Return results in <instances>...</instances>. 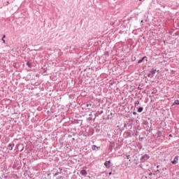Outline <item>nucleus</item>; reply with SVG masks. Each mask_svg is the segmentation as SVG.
<instances>
[{
    "label": "nucleus",
    "mask_w": 179,
    "mask_h": 179,
    "mask_svg": "<svg viewBox=\"0 0 179 179\" xmlns=\"http://www.w3.org/2000/svg\"><path fill=\"white\" fill-rule=\"evenodd\" d=\"M111 174H112V173H111V172H110V173H109V176H111Z\"/></svg>",
    "instance_id": "nucleus-18"
},
{
    "label": "nucleus",
    "mask_w": 179,
    "mask_h": 179,
    "mask_svg": "<svg viewBox=\"0 0 179 179\" xmlns=\"http://www.w3.org/2000/svg\"><path fill=\"white\" fill-rule=\"evenodd\" d=\"M149 176H152V173H149Z\"/></svg>",
    "instance_id": "nucleus-17"
},
{
    "label": "nucleus",
    "mask_w": 179,
    "mask_h": 179,
    "mask_svg": "<svg viewBox=\"0 0 179 179\" xmlns=\"http://www.w3.org/2000/svg\"><path fill=\"white\" fill-rule=\"evenodd\" d=\"M5 37H6V36L3 35L2 38H5Z\"/></svg>",
    "instance_id": "nucleus-14"
},
{
    "label": "nucleus",
    "mask_w": 179,
    "mask_h": 179,
    "mask_svg": "<svg viewBox=\"0 0 179 179\" xmlns=\"http://www.w3.org/2000/svg\"><path fill=\"white\" fill-rule=\"evenodd\" d=\"M127 159H129V155H127Z\"/></svg>",
    "instance_id": "nucleus-15"
},
{
    "label": "nucleus",
    "mask_w": 179,
    "mask_h": 179,
    "mask_svg": "<svg viewBox=\"0 0 179 179\" xmlns=\"http://www.w3.org/2000/svg\"><path fill=\"white\" fill-rule=\"evenodd\" d=\"M144 59H146V61H148V57L146 56L143 57L142 59L138 60V63L141 64V63L143 62Z\"/></svg>",
    "instance_id": "nucleus-4"
},
{
    "label": "nucleus",
    "mask_w": 179,
    "mask_h": 179,
    "mask_svg": "<svg viewBox=\"0 0 179 179\" xmlns=\"http://www.w3.org/2000/svg\"><path fill=\"white\" fill-rule=\"evenodd\" d=\"M150 157L148 155H144L143 157H141V162H142V163H145L146 162V160H149V158Z\"/></svg>",
    "instance_id": "nucleus-1"
},
{
    "label": "nucleus",
    "mask_w": 179,
    "mask_h": 179,
    "mask_svg": "<svg viewBox=\"0 0 179 179\" xmlns=\"http://www.w3.org/2000/svg\"><path fill=\"white\" fill-rule=\"evenodd\" d=\"M8 148L10 150H12V149H13V146L12 145V144H9Z\"/></svg>",
    "instance_id": "nucleus-8"
},
{
    "label": "nucleus",
    "mask_w": 179,
    "mask_h": 179,
    "mask_svg": "<svg viewBox=\"0 0 179 179\" xmlns=\"http://www.w3.org/2000/svg\"><path fill=\"white\" fill-rule=\"evenodd\" d=\"M2 41H3V43H5V39L4 38H2Z\"/></svg>",
    "instance_id": "nucleus-11"
},
{
    "label": "nucleus",
    "mask_w": 179,
    "mask_h": 179,
    "mask_svg": "<svg viewBox=\"0 0 179 179\" xmlns=\"http://www.w3.org/2000/svg\"><path fill=\"white\" fill-rule=\"evenodd\" d=\"M133 114L135 115V114H136V112H134Z\"/></svg>",
    "instance_id": "nucleus-16"
},
{
    "label": "nucleus",
    "mask_w": 179,
    "mask_h": 179,
    "mask_svg": "<svg viewBox=\"0 0 179 179\" xmlns=\"http://www.w3.org/2000/svg\"><path fill=\"white\" fill-rule=\"evenodd\" d=\"M27 65H28V66H30L31 65V63H30L29 62H28L27 63Z\"/></svg>",
    "instance_id": "nucleus-10"
},
{
    "label": "nucleus",
    "mask_w": 179,
    "mask_h": 179,
    "mask_svg": "<svg viewBox=\"0 0 179 179\" xmlns=\"http://www.w3.org/2000/svg\"><path fill=\"white\" fill-rule=\"evenodd\" d=\"M169 136H170L171 138H173V135H171V134H169Z\"/></svg>",
    "instance_id": "nucleus-13"
},
{
    "label": "nucleus",
    "mask_w": 179,
    "mask_h": 179,
    "mask_svg": "<svg viewBox=\"0 0 179 179\" xmlns=\"http://www.w3.org/2000/svg\"><path fill=\"white\" fill-rule=\"evenodd\" d=\"M92 149V150H98V149H100V147H98L96 145H93Z\"/></svg>",
    "instance_id": "nucleus-5"
},
{
    "label": "nucleus",
    "mask_w": 179,
    "mask_h": 179,
    "mask_svg": "<svg viewBox=\"0 0 179 179\" xmlns=\"http://www.w3.org/2000/svg\"><path fill=\"white\" fill-rule=\"evenodd\" d=\"M80 174H81L82 176H86L87 174V172L86 171V170H82V171H80Z\"/></svg>",
    "instance_id": "nucleus-6"
},
{
    "label": "nucleus",
    "mask_w": 179,
    "mask_h": 179,
    "mask_svg": "<svg viewBox=\"0 0 179 179\" xmlns=\"http://www.w3.org/2000/svg\"><path fill=\"white\" fill-rule=\"evenodd\" d=\"M104 166L106 167V169H110V167H111V161H106L104 162Z\"/></svg>",
    "instance_id": "nucleus-2"
},
{
    "label": "nucleus",
    "mask_w": 179,
    "mask_h": 179,
    "mask_svg": "<svg viewBox=\"0 0 179 179\" xmlns=\"http://www.w3.org/2000/svg\"><path fill=\"white\" fill-rule=\"evenodd\" d=\"M174 103L175 104L179 105V100L176 99Z\"/></svg>",
    "instance_id": "nucleus-9"
},
{
    "label": "nucleus",
    "mask_w": 179,
    "mask_h": 179,
    "mask_svg": "<svg viewBox=\"0 0 179 179\" xmlns=\"http://www.w3.org/2000/svg\"><path fill=\"white\" fill-rule=\"evenodd\" d=\"M57 175H58V173H56V174H55V176H57Z\"/></svg>",
    "instance_id": "nucleus-19"
},
{
    "label": "nucleus",
    "mask_w": 179,
    "mask_h": 179,
    "mask_svg": "<svg viewBox=\"0 0 179 179\" xmlns=\"http://www.w3.org/2000/svg\"><path fill=\"white\" fill-rule=\"evenodd\" d=\"M139 1H142V0H139Z\"/></svg>",
    "instance_id": "nucleus-20"
},
{
    "label": "nucleus",
    "mask_w": 179,
    "mask_h": 179,
    "mask_svg": "<svg viewBox=\"0 0 179 179\" xmlns=\"http://www.w3.org/2000/svg\"><path fill=\"white\" fill-rule=\"evenodd\" d=\"M90 106H92V104H87V107H89Z\"/></svg>",
    "instance_id": "nucleus-12"
},
{
    "label": "nucleus",
    "mask_w": 179,
    "mask_h": 179,
    "mask_svg": "<svg viewBox=\"0 0 179 179\" xmlns=\"http://www.w3.org/2000/svg\"><path fill=\"white\" fill-rule=\"evenodd\" d=\"M143 111V107H140L138 109V113H142Z\"/></svg>",
    "instance_id": "nucleus-7"
},
{
    "label": "nucleus",
    "mask_w": 179,
    "mask_h": 179,
    "mask_svg": "<svg viewBox=\"0 0 179 179\" xmlns=\"http://www.w3.org/2000/svg\"><path fill=\"white\" fill-rule=\"evenodd\" d=\"M171 163L172 164H177V163H178V156L175 157V158L171 162Z\"/></svg>",
    "instance_id": "nucleus-3"
}]
</instances>
